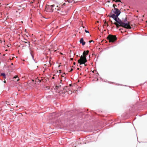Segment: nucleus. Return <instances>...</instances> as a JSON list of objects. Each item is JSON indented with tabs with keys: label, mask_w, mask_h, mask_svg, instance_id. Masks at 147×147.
I'll return each instance as SVG.
<instances>
[{
	"label": "nucleus",
	"mask_w": 147,
	"mask_h": 147,
	"mask_svg": "<svg viewBox=\"0 0 147 147\" xmlns=\"http://www.w3.org/2000/svg\"><path fill=\"white\" fill-rule=\"evenodd\" d=\"M89 52V51L88 50L84 51L83 53V56L81 55L80 59L78 60V63L80 65L84 64L87 62L86 55H88Z\"/></svg>",
	"instance_id": "1"
},
{
	"label": "nucleus",
	"mask_w": 147,
	"mask_h": 147,
	"mask_svg": "<svg viewBox=\"0 0 147 147\" xmlns=\"http://www.w3.org/2000/svg\"><path fill=\"white\" fill-rule=\"evenodd\" d=\"M107 38L109 40L110 42H114L117 40V37L115 36L111 35H109L107 36Z\"/></svg>",
	"instance_id": "2"
},
{
	"label": "nucleus",
	"mask_w": 147,
	"mask_h": 147,
	"mask_svg": "<svg viewBox=\"0 0 147 147\" xmlns=\"http://www.w3.org/2000/svg\"><path fill=\"white\" fill-rule=\"evenodd\" d=\"M120 23L121 24L119 25L121 27L129 29H130L131 28V27L129 25V22H127L126 23H123L122 21V22H121Z\"/></svg>",
	"instance_id": "3"
},
{
	"label": "nucleus",
	"mask_w": 147,
	"mask_h": 147,
	"mask_svg": "<svg viewBox=\"0 0 147 147\" xmlns=\"http://www.w3.org/2000/svg\"><path fill=\"white\" fill-rule=\"evenodd\" d=\"M55 5H48L46 7V11L48 12H52L54 10L53 8L55 7Z\"/></svg>",
	"instance_id": "4"
},
{
	"label": "nucleus",
	"mask_w": 147,
	"mask_h": 147,
	"mask_svg": "<svg viewBox=\"0 0 147 147\" xmlns=\"http://www.w3.org/2000/svg\"><path fill=\"white\" fill-rule=\"evenodd\" d=\"M63 7H58V6H57L55 8V11L58 12L59 13L63 12Z\"/></svg>",
	"instance_id": "5"
},
{
	"label": "nucleus",
	"mask_w": 147,
	"mask_h": 147,
	"mask_svg": "<svg viewBox=\"0 0 147 147\" xmlns=\"http://www.w3.org/2000/svg\"><path fill=\"white\" fill-rule=\"evenodd\" d=\"M113 12L115 14L118 16H119L121 13L120 11L118 9L116 8H114V10Z\"/></svg>",
	"instance_id": "6"
},
{
	"label": "nucleus",
	"mask_w": 147,
	"mask_h": 147,
	"mask_svg": "<svg viewBox=\"0 0 147 147\" xmlns=\"http://www.w3.org/2000/svg\"><path fill=\"white\" fill-rule=\"evenodd\" d=\"M109 16L110 18H111L113 19L115 21H116L117 20V17H118L117 15H115V14L112 13L111 12L110 13V15H109Z\"/></svg>",
	"instance_id": "7"
},
{
	"label": "nucleus",
	"mask_w": 147,
	"mask_h": 147,
	"mask_svg": "<svg viewBox=\"0 0 147 147\" xmlns=\"http://www.w3.org/2000/svg\"><path fill=\"white\" fill-rule=\"evenodd\" d=\"M80 43L82 44V46H84L86 44V42L84 41L83 38H81L80 40Z\"/></svg>",
	"instance_id": "8"
},
{
	"label": "nucleus",
	"mask_w": 147,
	"mask_h": 147,
	"mask_svg": "<svg viewBox=\"0 0 147 147\" xmlns=\"http://www.w3.org/2000/svg\"><path fill=\"white\" fill-rule=\"evenodd\" d=\"M13 81L15 82H18L20 79L17 76H15L13 77Z\"/></svg>",
	"instance_id": "9"
},
{
	"label": "nucleus",
	"mask_w": 147,
	"mask_h": 147,
	"mask_svg": "<svg viewBox=\"0 0 147 147\" xmlns=\"http://www.w3.org/2000/svg\"><path fill=\"white\" fill-rule=\"evenodd\" d=\"M117 20L116 21H115L116 22H117L118 24H119V25L121 24L120 22H122V21L121 19H119V18L118 17H117Z\"/></svg>",
	"instance_id": "10"
},
{
	"label": "nucleus",
	"mask_w": 147,
	"mask_h": 147,
	"mask_svg": "<svg viewBox=\"0 0 147 147\" xmlns=\"http://www.w3.org/2000/svg\"><path fill=\"white\" fill-rule=\"evenodd\" d=\"M1 76H3L4 78H6V75L5 73H1Z\"/></svg>",
	"instance_id": "11"
},
{
	"label": "nucleus",
	"mask_w": 147,
	"mask_h": 147,
	"mask_svg": "<svg viewBox=\"0 0 147 147\" xmlns=\"http://www.w3.org/2000/svg\"><path fill=\"white\" fill-rule=\"evenodd\" d=\"M69 1V3H72L73 1H74V2H77L78 1V0H68Z\"/></svg>",
	"instance_id": "12"
},
{
	"label": "nucleus",
	"mask_w": 147,
	"mask_h": 147,
	"mask_svg": "<svg viewBox=\"0 0 147 147\" xmlns=\"http://www.w3.org/2000/svg\"><path fill=\"white\" fill-rule=\"evenodd\" d=\"M122 21L123 22V23H126L127 22V18H126L124 19V20H123V18H122Z\"/></svg>",
	"instance_id": "13"
},
{
	"label": "nucleus",
	"mask_w": 147,
	"mask_h": 147,
	"mask_svg": "<svg viewBox=\"0 0 147 147\" xmlns=\"http://www.w3.org/2000/svg\"><path fill=\"white\" fill-rule=\"evenodd\" d=\"M56 87L57 88H58L59 87L61 86V85L60 84H59L58 85H56Z\"/></svg>",
	"instance_id": "14"
},
{
	"label": "nucleus",
	"mask_w": 147,
	"mask_h": 147,
	"mask_svg": "<svg viewBox=\"0 0 147 147\" xmlns=\"http://www.w3.org/2000/svg\"><path fill=\"white\" fill-rule=\"evenodd\" d=\"M114 24L117 27H119V25L118 24H117V23L115 22L114 23Z\"/></svg>",
	"instance_id": "15"
},
{
	"label": "nucleus",
	"mask_w": 147,
	"mask_h": 147,
	"mask_svg": "<svg viewBox=\"0 0 147 147\" xmlns=\"http://www.w3.org/2000/svg\"><path fill=\"white\" fill-rule=\"evenodd\" d=\"M24 43H28V44L29 45V46L30 47V42H25V41H24Z\"/></svg>",
	"instance_id": "16"
},
{
	"label": "nucleus",
	"mask_w": 147,
	"mask_h": 147,
	"mask_svg": "<svg viewBox=\"0 0 147 147\" xmlns=\"http://www.w3.org/2000/svg\"><path fill=\"white\" fill-rule=\"evenodd\" d=\"M94 42V41L92 40H90L89 42H88V43L90 44V43H91V42Z\"/></svg>",
	"instance_id": "17"
},
{
	"label": "nucleus",
	"mask_w": 147,
	"mask_h": 147,
	"mask_svg": "<svg viewBox=\"0 0 147 147\" xmlns=\"http://www.w3.org/2000/svg\"><path fill=\"white\" fill-rule=\"evenodd\" d=\"M30 55H31L33 59L34 58V56H33V55H32V53L31 52V51H30Z\"/></svg>",
	"instance_id": "18"
},
{
	"label": "nucleus",
	"mask_w": 147,
	"mask_h": 147,
	"mask_svg": "<svg viewBox=\"0 0 147 147\" xmlns=\"http://www.w3.org/2000/svg\"><path fill=\"white\" fill-rule=\"evenodd\" d=\"M85 31L86 33H89V32L88 30H85Z\"/></svg>",
	"instance_id": "19"
},
{
	"label": "nucleus",
	"mask_w": 147,
	"mask_h": 147,
	"mask_svg": "<svg viewBox=\"0 0 147 147\" xmlns=\"http://www.w3.org/2000/svg\"><path fill=\"white\" fill-rule=\"evenodd\" d=\"M115 7H117V5H115L113 4V7L114 8H115Z\"/></svg>",
	"instance_id": "20"
},
{
	"label": "nucleus",
	"mask_w": 147,
	"mask_h": 147,
	"mask_svg": "<svg viewBox=\"0 0 147 147\" xmlns=\"http://www.w3.org/2000/svg\"><path fill=\"white\" fill-rule=\"evenodd\" d=\"M52 116L54 115H55V113L54 112L52 113Z\"/></svg>",
	"instance_id": "21"
},
{
	"label": "nucleus",
	"mask_w": 147,
	"mask_h": 147,
	"mask_svg": "<svg viewBox=\"0 0 147 147\" xmlns=\"http://www.w3.org/2000/svg\"><path fill=\"white\" fill-rule=\"evenodd\" d=\"M61 82H62V80H61V82H60V83H59V84H62V83H61Z\"/></svg>",
	"instance_id": "22"
},
{
	"label": "nucleus",
	"mask_w": 147,
	"mask_h": 147,
	"mask_svg": "<svg viewBox=\"0 0 147 147\" xmlns=\"http://www.w3.org/2000/svg\"><path fill=\"white\" fill-rule=\"evenodd\" d=\"M73 70V69H71V70H70V71H72Z\"/></svg>",
	"instance_id": "23"
},
{
	"label": "nucleus",
	"mask_w": 147,
	"mask_h": 147,
	"mask_svg": "<svg viewBox=\"0 0 147 147\" xmlns=\"http://www.w3.org/2000/svg\"><path fill=\"white\" fill-rule=\"evenodd\" d=\"M3 82H4V83H6V81H5V80H4V81Z\"/></svg>",
	"instance_id": "24"
},
{
	"label": "nucleus",
	"mask_w": 147,
	"mask_h": 147,
	"mask_svg": "<svg viewBox=\"0 0 147 147\" xmlns=\"http://www.w3.org/2000/svg\"><path fill=\"white\" fill-rule=\"evenodd\" d=\"M52 78L53 79H54L55 78H54V77H52Z\"/></svg>",
	"instance_id": "25"
},
{
	"label": "nucleus",
	"mask_w": 147,
	"mask_h": 147,
	"mask_svg": "<svg viewBox=\"0 0 147 147\" xmlns=\"http://www.w3.org/2000/svg\"><path fill=\"white\" fill-rule=\"evenodd\" d=\"M75 64H76V63H75V62H74V65H75Z\"/></svg>",
	"instance_id": "26"
},
{
	"label": "nucleus",
	"mask_w": 147,
	"mask_h": 147,
	"mask_svg": "<svg viewBox=\"0 0 147 147\" xmlns=\"http://www.w3.org/2000/svg\"><path fill=\"white\" fill-rule=\"evenodd\" d=\"M111 22L112 23V21H111Z\"/></svg>",
	"instance_id": "27"
},
{
	"label": "nucleus",
	"mask_w": 147,
	"mask_h": 147,
	"mask_svg": "<svg viewBox=\"0 0 147 147\" xmlns=\"http://www.w3.org/2000/svg\"><path fill=\"white\" fill-rule=\"evenodd\" d=\"M119 1L121 2V1H120V0H119Z\"/></svg>",
	"instance_id": "28"
},
{
	"label": "nucleus",
	"mask_w": 147,
	"mask_h": 147,
	"mask_svg": "<svg viewBox=\"0 0 147 147\" xmlns=\"http://www.w3.org/2000/svg\"><path fill=\"white\" fill-rule=\"evenodd\" d=\"M11 65H13V63H11Z\"/></svg>",
	"instance_id": "29"
}]
</instances>
